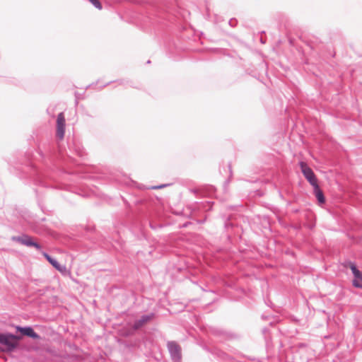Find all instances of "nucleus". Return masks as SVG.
I'll return each mask as SVG.
<instances>
[{
	"label": "nucleus",
	"instance_id": "nucleus-17",
	"mask_svg": "<svg viewBox=\"0 0 362 362\" xmlns=\"http://www.w3.org/2000/svg\"><path fill=\"white\" fill-rule=\"evenodd\" d=\"M268 332H269L268 328H267V327H264V328L262 329V333H263L264 334H266Z\"/></svg>",
	"mask_w": 362,
	"mask_h": 362
},
{
	"label": "nucleus",
	"instance_id": "nucleus-20",
	"mask_svg": "<svg viewBox=\"0 0 362 362\" xmlns=\"http://www.w3.org/2000/svg\"><path fill=\"white\" fill-rule=\"evenodd\" d=\"M117 82L119 83V85L124 84V80H119V81H117Z\"/></svg>",
	"mask_w": 362,
	"mask_h": 362
},
{
	"label": "nucleus",
	"instance_id": "nucleus-9",
	"mask_svg": "<svg viewBox=\"0 0 362 362\" xmlns=\"http://www.w3.org/2000/svg\"><path fill=\"white\" fill-rule=\"evenodd\" d=\"M210 332L216 337H223L224 338H234L235 334L228 332L221 328L218 327H211Z\"/></svg>",
	"mask_w": 362,
	"mask_h": 362
},
{
	"label": "nucleus",
	"instance_id": "nucleus-7",
	"mask_svg": "<svg viewBox=\"0 0 362 362\" xmlns=\"http://www.w3.org/2000/svg\"><path fill=\"white\" fill-rule=\"evenodd\" d=\"M42 255L55 269L61 272L62 274H66L67 273V269L66 265H62L59 264L55 258L50 256L46 252H42Z\"/></svg>",
	"mask_w": 362,
	"mask_h": 362
},
{
	"label": "nucleus",
	"instance_id": "nucleus-22",
	"mask_svg": "<svg viewBox=\"0 0 362 362\" xmlns=\"http://www.w3.org/2000/svg\"><path fill=\"white\" fill-rule=\"evenodd\" d=\"M150 226L151 228L155 229V227L152 224H150Z\"/></svg>",
	"mask_w": 362,
	"mask_h": 362
},
{
	"label": "nucleus",
	"instance_id": "nucleus-18",
	"mask_svg": "<svg viewBox=\"0 0 362 362\" xmlns=\"http://www.w3.org/2000/svg\"><path fill=\"white\" fill-rule=\"evenodd\" d=\"M265 303L269 306V307H272V303L271 302V300H265Z\"/></svg>",
	"mask_w": 362,
	"mask_h": 362
},
{
	"label": "nucleus",
	"instance_id": "nucleus-14",
	"mask_svg": "<svg viewBox=\"0 0 362 362\" xmlns=\"http://www.w3.org/2000/svg\"><path fill=\"white\" fill-rule=\"evenodd\" d=\"M170 185H171V184H163V185H160L152 186L150 187V189H163V188L166 187Z\"/></svg>",
	"mask_w": 362,
	"mask_h": 362
},
{
	"label": "nucleus",
	"instance_id": "nucleus-15",
	"mask_svg": "<svg viewBox=\"0 0 362 362\" xmlns=\"http://www.w3.org/2000/svg\"><path fill=\"white\" fill-rule=\"evenodd\" d=\"M212 204H214V202H206L204 206V209L206 210H211Z\"/></svg>",
	"mask_w": 362,
	"mask_h": 362
},
{
	"label": "nucleus",
	"instance_id": "nucleus-19",
	"mask_svg": "<svg viewBox=\"0 0 362 362\" xmlns=\"http://www.w3.org/2000/svg\"><path fill=\"white\" fill-rule=\"evenodd\" d=\"M39 154L40 156L43 158H45L46 157V155L45 153H42V151L41 150H40L39 151Z\"/></svg>",
	"mask_w": 362,
	"mask_h": 362
},
{
	"label": "nucleus",
	"instance_id": "nucleus-11",
	"mask_svg": "<svg viewBox=\"0 0 362 362\" xmlns=\"http://www.w3.org/2000/svg\"><path fill=\"white\" fill-rule=\"evenodd\" d=\"M313 187L314 194L318 202V204L320 205L324 204L325 203L326 199L322 190L320 188L319 185H314Z\"/></svg>",
	"mask_w": 362,
	"mask_h": 362
},
{
	"label": "nucleus",
	"instance_id": "nucleus-25",
	"mask_svg": "<svg viewBox=\"0 0 362 362\" xmlns=\"http://www.w3.org/2000/svg\"><path fill=\"white\" fill-rule=\"evenodd\" d=\"M228 208H229V209H233V206H228Z\"/></svg>",
	"mask_w": 362,
	"mask_h": 362
},
{
	"label": "nucleus",
	"instance_id": "nucleus-6",
	"mask_svg": "<svg viewBox=\"0 0 362 362\" xmlns=\"http://www.w3.org/2000/svg\"><path fill=\"white\" fill-rule=\"evenodd\" d=\"M66 120L63 112H60L57 118V132L56 136L58 139H62L65 134Z\"/></svg>",
	"mask_w": 362,
	"mask_h": 362
},
{
	"label": "nucleus",
	"instance_id": "nucleus-3",
	"mask_svg": "<svg viewBox=\"0 0 362 362\" xmlns=\"http://www.w3.org/2000/svg\"><path fill=\"white\" fill-rule=\"evenodd\" d=\"M344 265L345 267H349L354 275L352 286L356 288H362V272L358 269L355 262L348 261Z\"/></svg>",
	"mask_w": 362,
	"mask_h": 362
},
{
	"label": "nucleus",
	"instance_id": "nucleus-24",
	"mask_svg": "<svg viewBox=\"0 0 362 362\" xmlns=\"http://www.w3.org/2000/svg\"><path fill=\"white\" fill-rule=\"evenodd\" d=\"M146 63H147V64H150V63H151V61H150V60H148Z\"/></svg>",
	"mask_w": 362,
	"mask_h": 362
},
{
	"label": "nucleus",
	"instance_id": "nucleus-2",
	"mask_svg": "<svg viewBox=\"0 0 362 362\" xmlns=\"http://www.w3.org/2000/svg\"><path fill=\"white\" fill-rule=\"evenodd\" d=\"M11 240L28 247H35L38 251H40L42 249L40 244L35 241L30 235L25 233H23L18 236H12Z\"/></svg>",
	"mask_w": 362,
	"mask_h": 362
},
{
	"label": "nucleus",
	"instance_id": "nucleus-8",
	"mask_svg": "<svg viewBox=\"0 0 362 362\" xmlns=\"http://www.w3.org/2000/svg\"><path fill=\"white\" fill-rule=\"evenodd\" d=\"M154 316H155L154 313H150L147 315H141L139 319L136 320L134 322V324L132 325V329L134 331L139 329L141 327H143L148 321L151 320L154 317Z\"/></svg>",
	"mask_w": 362,
	"mask_h": 362
},
{
	"label": "nucleus",
	"instance_id": "nucleus-12",
	"mask_svg": "<svg viewBox=\"0 0 362 362\" xmlns=\"http://www.w3.org/2000/svg\"><path fill=\"white\" fill-rule=\"evenodd\" d=\"M221 218L223 221L224 228L226 230H229L230 229H232L233 228L234 224L231 221L232 215L221 214Z\"/></svg>",
	"mask_w": 362,
	"mask_h": 362
},
{
	"label": "nucleus",
	"instance_id": "nucleus-10",
	"mask_svg": "<svg viewBox=\"0 0 362 362\" xmlns=\"http://www.w3.org/2000/svg\"><path fill=\"white\" fill-rule=\"evenodd\" d=\"M212 354L214 356L224 362H230L233 360L232 356L216 348L212 351Z\"/></svg>",
	"mask_w": 362,
	"mask_h": 362
},
{
	"label": "nucleus",
	"instance_id": "nucleus-21",
	"mask_svg": "<svg viewBox=\"0 0 362 362\" xmlns=\"http://www.w3.org/2000/svg\"><path fill=\"white\" fill-rule=\"evenodd\" d=\"M28 167H30V168H32V169H34V168H35V166L33 165V164L32 163H29V164H28Z\"/></svg>",
	"mask_w": 362,
	"mask_h": 362
},
{
	"label": "nucleus",
	"instance_id": "nucleus-5",
	"mask_svg": "<svg viewBox=\"0 0 362 362\" xmlns=\"http://www.w3.org/2000/svg\"><path fill=\"white\" fill-rule=\"evenodd\" d=\"M168 349L173 362H179L181 360V348L175 341H170L167 344Z\"/></svg>",
	"mask_w": 362,
	"mask_h": 362
},
{
	"label": "nucleus",
	"instance_id": "nucleus-1",
	"mask_svg": "<svg viewBox=\"0 0 362 362\" xmlns=\"http://www.w3.org/2000/svg\"><path fill=\"white\" fill-rule=\"evenodd\" d=\"M16 329L21 335L11 332H0V352H12L18 346V341L22 337H28L33 339H40V336L31 326H16Z\"/></svg>",
	"mask_w": 362,
	"mask_h": 362
},
{
	"label": "nucleus",
	"instance_id": "nucleus-23",
	"mask_svg": "<svg viewBox=\"0 0 362 362\" xmlns=\"http://www.w3.org/2000/svg\"><path fill=\"white\" fill-rule=\"evenodd\" d=\"M110 83H111V82H108V83H107L105 85H104V86H106L109 85Z\"/></svg>",
	"mask_w": 362,
	"mask_h": 362
},
{
	"label": "nucleus",
	"instance_id": "nucleus-13",
	"mask_svg": "<svg viewBox=\"0 0 362 362\" xmlns=\"http://www.w3.org/2000/svg\"><path fill=\"white\" fill-rule=\"evenodd\" d=\"M88 1L91 3L95 8L99 10L102 9L103 6L99 0H88Z\"/></svg>",
	"mask_w": 362,
	"mask_h": 362
},
{
	"label": "nucleus",
	"instance_id": "nucleus-16",
	"mask_svg": "<svg viewBox=\"0 0 362 362\" xmlns=\"http://www.w3.org/2000/svg\"><path fill=\"white\" fill-rule=\"evenodd\" d=\"M228 24L232 26V27H235L236 25H237V21L235 19H233L231 18L229 21H228Z\"/></svg>",
	"mask_w": 362,
	"mask_h": 362
},
{
	"label": "nucleus",
	"instance_id": "nucleus-4",
	"mask_svg": "<svg viewBox=\"0 0 362 362\" xmlns=\"http://www.w3.org/2000/svg\"><path fill=\"white\" fill-rule=\"evenodd\" d=\"M299 165L301 170V172L307 180V181L310 183V185L313 187L314 185H318L317 178L314 173L313 170L311 168H310L308 164L303 161L299 162Z\"/></svg>",
	"mask_w": 362,
	"mask_h": 362
}]
</instances>
